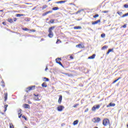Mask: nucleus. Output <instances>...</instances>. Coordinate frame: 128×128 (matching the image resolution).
I'll return each mask as SVG.
<instances>
[{"label":"nucleus","mask_w":128,"mask_h":128,"mask_svg":"<svg viewBox=\"0 0 128 128\" xmlns=\"http://www.w3.org/2000/svg\"><path fill=\"white\" fill-rule=\"evenodd\" d=\"M116 82H118L117 79L116 80H114L112 84H116Z\"/></svg>","instance_id":"nucleus-44"},{"label":"nucleus","mask_w":128,"mask_h":128,"mask_svg":"<svg viewBox=\"0 0 128 128\" xmlns=\"http://www.w3.org/2000/svg\"><path fill=\"white\" fill-rule=\"evenodd\" d=\"M78 120H75V121L74 122L73 124H74V126H76V124H78Z\"/></svg>","instance_id":"nucleus-22"},{"label":"nucleus","mask_w":128,"mask_h":128,"mask_svg":"<svg viewBox=\"0 0 128 128\" xmlns=\"http://www.w3.org/2000/svg\"><path fill=\"white\" fill-rule=\"evenodd\" d=\"M58 10V7H54L52 8L53 10Z\"/></svg>","instance_id":"nucleus-30"},{"label":"nucleus","mask_w":128,"mask_h":128,"mask_svg":"<svg viewBox=\"0 0 128 128\" xmlns=\"http://www.w3.org/2000/svg\"><path fill=\"white\" fill-rule=\"evenodd\" d=\"M64 108V106H58L57 110L58 112H62V110Z\"/></svg>","instance_id":"nucleus-8"},{"label":"nucleus","mask_w":128,"mask_h":128,"mask_svg":"<svg viewBox=\"0 0 128 128\" xmlns=\"http://www.w3.org/2000/svg\"><path fill=\"white\" fill-rule=\"evenodd\" d=\"M60 60H62L61 58H57L56 59V64H60V66H61L62 68H64V66H62V62H60Z\"/></svg>","instance_id":"nucleus-4"},{"label":"nucleus","mask_w":128,"mask_h":128,"mask_svg":"<svg viewBox=\"0 0 128 128\" xmlns=\"http://www.w3.org/2000/svg\"><path fill=\"white\" fill-rule=\"evenodd\" d=\"M50 0H48V2H50Z\"/></svg>","instance_id":"nucleus-58"},{"label":"nucleus","mask_w":128,"mask_h":128,"mask_svg":"<svg viewBox=\"0 0 128 128\" xmlns=\"http://www.w3.org/2000/svg\"><path fill=\"white\" fill-rule=\"evenodd\" d=\"M94 128H98V127H94Z\"/></svg>","instance_id":"nucleus-59"},{"label":"nucleus","mask_w":128,"mask_h":128,"mask_svg":"<svg viewBox=\"0 0 128 128\" xmlns=\"http://www.w3.org/2000/svg\"><path fill=\"white\" fill-rule=\"evenodd\" d=\"M48 8V5H44L42 6V10H44V8Z\"/></svg>","instance_id":"nucleus-32"},{"label":"nucleus","mask_w":128,"mask_h":128,"mask_svg":"<svg viewBox=\"0 0 128 128\" xmlns=\"http://www.w3.org/2000/svg\"><path fill=\"white\" fill-rule=\"evenodd\" d=\"M126 28V24H124V26H121L120 28Z\"/></svg>","instance_id":"nucleus-39"},{"label":"nucleus","mask_w":128,"mask_h":128,"mask_svg":"<svg viewBox=\"0 0 128 128\" xmlns=\"http://www.w3.org/2000/svg\"><path fill=\"white\" fill-rule=\"evenodd\" d=\"M114 52V48L108 49L107 52L106 53V56H108L110 52Z\"/></svg>","instance_id":"nucleus-13"},{"label":"nucleus","mask_w":128,"mask_h":128,"mask_svg":"<svg viewBox=\"0 0 128 128\" xmlns=\"http://www.w3.org/2000/svg\"><path fill=\"white\" fill-rule=\"evenodd\" d=\"M108 48V46H104L102 48V50H106V48Z\"/></svg>","instance_id":"nucleus-19"},{"label":"nucleus","mask_w":128,"mask_h":128,"mask_svg":"<svg viewBox=\"0 0 128 128\" xmlns=\"http://www.w3.org/2000/svg\"><path fill=\"white\" fill-rule=\"evenodd\" d=\"M0 12H4V10H0Z\"/></svg>","instance_id":"nucleus-57"},{"label":"nucleus","mask_w":128,"mask_h":128,"mask_svg":"<svg viewBox=\"0 0 128 128\" xmlns=\"http://www.w3.org/2000/svg\"><path fill=\"white\" fill-rule=\"evenodd\" d=\"M52 12V11H48L45 13V15L48 14H50Z\"/></svg>","instance_id":"nucleus-36"},{"label":"nucleus","mask_w":128,"mask_h":128,"mask_svg":"<svg viewBox=\"0 0 128 128\" xmlns=\"http://www.w3.org/2000/svg\"><path fill=\"white\" fill-rule=\"evenodd\" d=\"M88 112V108H86L84 110V112Z\"/></svg>","instance_id":"nucleus-45"},{"label":"nucleus","mask_w":128,"mask_h":128,"mask_svg":"<svg viewBox=\"0 0 128 128\" xmlns=\"http://www.w3.org/2000/svg\"><path fill=\"white\" fill-rule=\"evenodd\" d=\"M48 70V66H46V68H45V70L46 71V70Z\"/></svg>","instance_id":"nucleus-51"},{"label":"nucleus","mask_w":128,"mask_h":128,"mask_svg":"<svg viewBox=\"0 0 128 128\" xmlns=\"http://www.w3.org/2000/svg\"><path fill=\"white\" fill-rule=\"evenodd\" d=\"M100 108V104L95 105L92 108V112H96V110H98Z\"/></svg>","instance_id":"nucleus-6"},{"label":"nucleus","mask_w":128,"mask_h":128,"mask_svg":"<svg viewBox=\"0 0 128 128\" xmlns=\"http://www.w3.org/2000/svg\"><path fill=\"white\" fill-rule=\"evenodd\" d=\"M124 8H128V4H125L124 5Z\"/></svg>","instance_id":"nucleus-35"},{"label":"nucleus","mask_w":128,"mask_h":128,"mask_svg":"<svg viewBox=\"0 0 128 128\" xmlns=\"http://www.w3.org/2000/svg\"><path fill=\"white\" fill-rule=\"evenodd\" d=\"M102 124L104 126H106L108 125L110 126V120L108 118H105L102 121Z\"/></svg>","instance_id":"nucleus-2"},{"label":"nucleus","mask_w":128,"mask_h":128,"mask_svg":"<svg viewBox=\"0 0 128 128\" xmlns=\"http://www.w3.org/2000/svg\"><path fill=\"white\" fill-rule=\"evenodd\" d=\"M42 88H46L48 86V85L46 84V82H43L42 84Z\"/></svg>","instance_id":"nucleus-17"},{"label":"nucleus","mask_w":128,"mask_h":128,"mask_svg":"<svg viewBox=\"0 0 128 128\" xmlns=\"http://www.w3.org/2000/svg\"><path fill=\"white\" fill-rule=\"evenodd\" d=\"M28 103L30 104H32V102L30 101H28Z\"/></svg>","instance_id":"nucleus-54"},{"label":"nucleus","mask_w":128,"mask_h":128,"mask_svg":"<svg viewBox=\"0 0 128 128\" xmlns=\"http://www.w3.org/2000/svg\"><path fill=\"white\" fill-rule=\"evenodd\" d=\"M118 84H117V86H118Z\"/></svg>","instance_id":"nucleus-60"},{"label":"nucleus","mask_w":128,"mask_h":128,"mask_svg":"<svg viewBox=\"0 0 128 128\" xmlns=\"http://www.w3.org/2000/svg\"><path fill=\"white\" fill-rule=\"evenodd\" d=\"M18 114H22V109L18 111Z\"/></svg>","instance_id":"nucleus-43"},{"label":"nucleus","mask_w":128,"mask_h":128,"mask_svg":"<svg viewBox=\"0 0 128 128\" xmlns=\"http://www.w3.org/2000/svg\"><path fill=\"white\" fill-rule=\"evenodd\" d=\"M58 42H60V40L59 39H58L57 40V41L56 42V44H58Z\"/></svg>","instance_id":"nucleus-52"},{"label":"nucleus","mask_w":128,"mask_h":128,"mask_svg":"<svg viewBox=\"0 0 128 128\" xmlns=\"http://www.w3.org/2000/svg\"><path fill=\"white\" fill-rule=\"evenodd\" d=\"M24 108H30V106L28 104H24Z\"/></svg>","instance_id":"nucleus-15"},{"label":"nucleus","mask_w":128,"mask_h":128,"mask_svg":"<svg viewBox=\"0 0 128 128\" xmlns=\"http://www.w3.org/2000/svg\"><path fill=\"white\" fill-rule=\"evenodd\" d=\"M44 40V38H42L41 40H40L41 42H42Z\"/></svg>","instance_id":"nucleus-56"},{"label":"nucleus","mask_w":128,"mask_h":128,"mask_svg":"<svg viewBox=\"0 0 128 128\" xmlns=\"http://www.w3.org/2000/svg\"><path fill=\"white\" fill-rule=\"evenodd\" d=\"M18 116L19 118H22V113L18 114Z\"/></svg>","instance_id":"nucleus-38"},{"label":"nucleus","mask_w":128,"mask_h":128,"mask_svg":"<svg viewBox=\"0 0 128 128\" xmlns=\"http://www.w3.org/2000/svg\"><path fill=\"white\" fill-rule=\"evenodd\" d=\"M22 30H25L26 32H28V30H28V28H22Z\"/></svg>","instance_id":"nucleus-26"},{"label":"nucleus","mask_w":128,"mask_h":128,"mask_svg":"<svg viewBox=\"0 0 128 128\" xmlns=\"http://www.w3.org/2000/svg\"><path fill=\"white\" fill-rule=\"evenodd\" d=\"M35 88H36V86H32L28 87L27 88L28 90H26V92H28L34 90Z\"/></svg>","instance_id":"nucleus-5"},{"label":"nucleus","mask_w":128,"mask_h":128,"mask_svg":"<svg viewBox=\"0 0 128 128\" xmlns=\"http://www.w3.org/2000/svg\"><path fill=\"white\" fill-rule=\"evenodd\" d=\"M4 102H6L8 100V92L4 93Z\"/></svg>","instance_id":"nucleus-14"},{"label":"nucleus","mask_w":128,"mask_h":128,"mask_svg":"<svg viewBox=\"0 0 128 128\" xmlns=\"http://www.w3.org/2000/svg\"><path fill=\"white\" fill-rule=\"evenodd\" d=\"M108 10H104V11H102V12L103 14H106L107 12H108Z\"/></svg>","instance_id":"nucleus-41"},{"label":"nucleus","mask_w":128,"mask_h":128,"mask_svg":"<svg viewBox=\"0 0 128 128\" xmlns=\"http://www.w3.org/2000/svg\"><path fill=\"white\" fill-rule=\"evenodd\" d=\"M1 84H2L1 86H2V88H4V86H6V85L4 84V80H2L1 82Z\"/></svg>","instance_id":"nucleus-21"},{"label":"nucleus","mask_w":128,"mask_h":128,"mask_svg":"<svg viewBox=\"0 0 128 128\" xmlns=\"http://www.w3.org/2000/svg\"><path fill=\"white\" fill-rule=\"evenodd\" d=\"M98 22H100V20H98L96 21L92 22V25L96 24H98Z\"/></svg>","instance_id":"nucleus-11"},{"label":"nucleus","mask_w":128,"mask_h":128,"mask_svg":"<svg viewBox=\"0 0 128 128\" xmlns=\"http://www.w3.org/2000/svg\"><path fill=\"white\" fill-rule=\"evenodd\" d=\"M8 105L6 104L4 106V112H6V108H8Z\"/></svg>","instance_id":"nucleus-23"},{"label":"nucleus","mask_w":128,"mask_h":128,"mask_svg":"<svg viewBox=\"0 0 128 128\" xmlns=\"http://www.w3.org/2000/svg\"><path fill=\"white\" fill-rule=\"evenodd\" d=\"M22 118H24V119H25V120H28V119L26 118V116H22Z\"/></svg>","instance_id":"nucleus-42"},{"label":"nucleus","mask_w":128,"mask_h":128,"mask_svg":"<svg viewBox=\"0 0 128 128\" xmlns=\"http://www.w3.org/2000/svg\"><path fill=\"white\" fill-rule=\"evenodd\" d=\"M80 28V26H74V30H78Z\"/></svg>","instance_id":"nucleus-31"},{"label":"nucleus","mask_w":128,"mask_h":128,"mask_svg":"<svg viewBox=\"0 0 128 128\" xmlns=\"http://www.w3.org/2000/svg\"><path fill=\"white\" fill-rule=\"evenodd\" d=\"M26 128H28L27 127H26Z\"/></svg>","instance_id":"nucleus-61"},{"label":"nucleus","mask_w":128,"mask_h":128,"mask_svg":"<svg viewBox=\"0 0 128 128\" xmlns=\"http://www.w3.org/2000/svg\"><path fill=\"white\" fill-rule=\"evenodd\" d=\"M78 106V104H76L74 106V108H76V106Z\"/></svg>","instance_id":"nucleus-47"},{"label":"nucleus","mask_w":128,"mask_h":128,"mask_svg":"<svg viewBox=\"0 0 128 128\" xmlns=\"http://www.w3.org/2000/svg\"><path fill=\"white\" fill-rule=\"evenodd\" d=\"M36 100H40V99L38 98H37L36 99Z\"/></svg>","instance_id":"nucleus-55"},{"label":"nucleus","mask_w":128,"mask_h":128,"mask_svg":"<svg viewBox=\"0 0 128 128\" xmlns=\"http://www.w3.org/2000/svg\"><path fill=\"white\" fill-rule=\"evenodd\" d=\"M84 48V44H82V43L80 44V48Z\"/></svg>","instance_id":"nucleus-29"},{"label":"nucleus","mask_w":128,"mask_h":128,"mask_svg":"<svg viewBox=\"0 0 128 128\" xmlns=\"http://www.w3.org/2000/svg\"><path fill=\"white\" fill-rule=\"evenodd\" d=\"M110 106H116V104L110 102L109 104L106 106V108H110Z\"/></svg>","instance_id":"nucleus-9"},{"label":"nucleus","mask_w":128,"mask_h":128,"mask_svg":"<svg viewBox=\"0 0 128 128\" xmlns=\"http://www.w3.org/2000/svg\"><path fill=\"white\" fill-rule=\"evenodd\" d=\"M94 58H96V54H93L92 56H89L88 58V60H94Z\"/></svg>","instance_id":"nucleus-12"},{"label":"nucleus","mask_w":128,"mask_h":128,"mask_svg":"<svg viewBox=\"0 0 128 128\" xmlns=\"http://www.w3.org/2000/svg\"><path fill=\"white\" fill-rule=\"evenodd\" d=\"M105 36H106V34H101V38H104Z\"/></svg>","instance_id":"nucleus-37"},{"label":"nucleus","mask_w":128,"mask_h":128,"mask_svg":"<svg viewBox=\"0 0 128 128\" xmlns=\"http://www.w3.org/2000/svg\"><path fill=\"white\" fill-rule=\"evenodd\" d=\"M64 2H66V0L58 1L56 2V4H64Z\"/></svg>","instance_id":"nucleus-18"},{"label":"nucleus","mask_w":128,"mask_h":128,"mask_svg":"<svg viewBox=\"0 0 128 128\" xmlns=\"http://www.w3.org/2000/svg\"><path fill=\"white\" fill-rule=\"evenodd\" d=\"M16 16L17 18H20V16H24V14H16Z\"/></svg>","instance_id":"nucleus-20"},{"label":"nucleus","mask_w":128,"mask_h":128,"mask_svg":"<svg viewBox=\"0 0 128 128\" xmlns=\"http://www.w3.org/2000/svg\"><path fill=\"white\" fill-rule=\"evenodd\" d=\"M120 78H122L119 77L118 78L116 79V80H117V81H118V80H120Z\"/></svg>","instance_id":"nucleus-53"},{"label":"nucleus","mask_w":128,"mask_h":128,"mask_svg":"<svg viewBox=\"0 0 128 128\" xmlns=\"http://www.w3.org/2000/svg\"><path fill=\"white\" fill-rule=\"evenodd\" d=\"M10 128H14V125L12 124V123L10 124Z\"/></svg>","instance_id":"nucleus-34"},{"label":"nucleus","mask_w":128,"mask_h":128,"mask_svg":"<svg viewBox=\"0 0 128 128\" xmlns=\"http://www.w3.org/2000/svg\"><path fill=\"white\" fill-rule=\"evenodd\" d=\"M62 95L59 96V98L58 100V104H62Z\"/></svg>","instance_id":"nucleus-10"},{"label":"nucleus","mask_w":128,"mask_h":128,"mask_svg":"<svg viewBox=\"0 0 128 128\" xmlns=\"http://www.w3.org/2000/svg\"><path fill=\"white\" fill-rule=\"evenodd\" d=\"M101 120L100 118H94L93 119H92V122H94L95 124L100 122Z\"/></svg>","instance_id":"nucleus-3"},{"label":"nucleus","mask_w":128,"mask_h":128,"mask_svg":"<svg viewBox=\"0 0 128 128\" xmlns=\"http://www.w3.org/2000/svg\"><path fill=\"white\" fill-rule=\"evenodd\" d=\"M62 74H64L65 76H73V75L72 74H69L68 73H64L62 72Z\"/></svg>","instance_id":"nucleus-16"},{"label":"nucleus","mask_w":128,"mask_h":128,"mask_svg":"<svg viewBox=\"0 0 128 128\" xmlns=\"http://www.w3.org/2000/svg\"><path fill=\"white\" fill-rule=\"evenodd\" d=\"M2 24H4V26H6V22H2Z\"/></svg>","instance_id":"nucleus-49"},{"label":"nucleus","mask_w":128,"mask_h":128,"mask_svg":"<svg viewBox=\"0 0 128 128\" xmlns=\"http://www.w3.org/2000/svg\"><path fill=\"white\" fill-rule=\"evenodd\" d=\"M30 30V32H36V30H33V29H32V30Z\"/></svg>","instance_id":"nucleus-40"},{"label":"nucleus","mask_w":128,"mask_h":128,"mask_svg":"<svg viewBox=\"0 0 128 128\" xmlns=\"http://www.w3.org/2000/svg\"><path fill=\"white\" fill-rule=\"evenodd\" d=\"M34 96H38V94H34Z\"/></svg>","instance_id":"nucleus-50"},{"label":"nucleus","mask_w":128,"mask_h":128,"mask_svg":"<svg viewBox=\"0 0 128 128\" xmlns=\"http://www.w3.org/2000/svg\"><path fill=\"white\" fill-rule=\"evenodd\" d=\"M80 46V44H79L76 46V48H78Z\"/></svg>","instance_id":"nucleus-48"},{"label":"nucleus","mask_w":128,"mask_h":128,"mask_svg":"<svg viewBox=\"0 0 128 128\" xmlns=\"http://www.w3.org/2000/svg\"><path fill=\"white\" fill-rule=\"evenodd\" d=\"M50 24H54V20H51L50 21Z\"/></svg>","instance_id":"nucleus-33"},{"label":"nucleus","mask_w":128,"mask_h":128,"mask_svg":"<svg viewBox=\"0 0 128 128\" xmlns=\"http://www.w3.org/2000/svg\"><path fill=\"white\" fill-rule=\"evenodd\" d=\"M128 16V12L123 14L121 18H125V16Z\"/></svg>","instance_id":"nucleus-24"},{"label":"nucleus","mask_w":128,"mask_h":128,"mask_svg":"<svg viewBox=\"0 0 128 128\" xmlns=\"http://www.w3.org/2000/svg\"><path fill=\"white\" fill-rule=\"evenodd\" d=\"M117 14H119V16H122V12H118Z\"/></svg>","instance_id":"nucleus-27"},{"label":"nucleus","mask_w":128,"mask_h":128,"mask_svg":"<svg viewBox=\"0 0 128 128\" xmlns=\"http://www.w3.org/2000/svg\"><path fill=\"white\" fill-rule=\"evenodd\" d=\"M70 60H74V56H70Z\"/></svg>","instance_id":"nucleus-46"},{"label":"nucleus","mask_w":128,"mask_h":128,"mask_svg":"<svg viewBox=\"0 0 128 128\" xmlns=\"http://www.w3.org/2000/svg\"><path fill=\"white\" fill-rule=\"evenodd\" d=\"M18 18H14V19L12 20V18H8V22H10V24H12V22H16Z\"/></svg>","instance_id":"nucleus-7"},{"label":"nucleus","mask_w":128,"mask_h":128,"mask_svg":"<svg viewBox=\"0 0 128 128\" xmlns=\"http://www.w3.org/2000/svg\"><path fill=\"white\" fill-rule=\"evenodd\" d=\"M43 78L44 80V82H48V80H50L48 78H46V77L44 78Z\"/></svg>","instance_id":"nucleus-25"},{"label":"nucleus","mask_w":128,"mask_h":128,"mask_svg":"<svg viewBox=\"0 0 128 128\" xmlns=\"http://www.w3.org/2000/svg\"><path fill=\"white\" fill-rule=\"evenodd\" d=\"M56 28V26H54L52 27L48 28V32L49 34H48V36L52 38L54 36V32H52V30Z\"/></svg>","instance_id":"nucleus-1"},{"label":"nucleus","mask_w":128,"mask_h":128,"mask_svg":"<svg viewBox=\"0 0 128 128\" xmlns=\"http://www.w3.org/2000/svg\"><path fill=\"white\" fill-rule=\"evenodd\" d=\"M98 16H99L98 14H96L94 15L93 16V17L94 18H98Z\"/></svg>","instance_id":"nucleus-28"}]
</instances>
